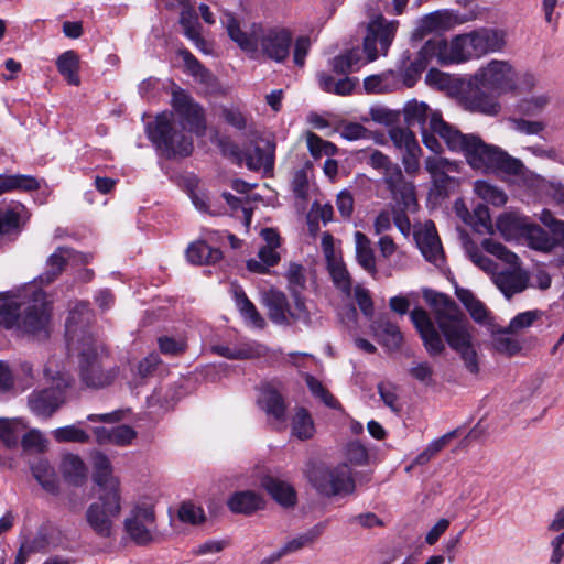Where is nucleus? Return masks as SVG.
<instances>
[{
  "label": "nucleus",
  "instance_id": "obj_31",
  "mask_svg": "<svg viewBox=\"0 0 564 564\" xmlns=\"http://www.w3.org/2000/svg\"><path fill=\"white\" fill-rule=\"evenodd\" d=\"M259 404L269 416L279 422L285 421L286 404L281 393L271 384L261 388Z\"/></svg>",
  "mask_w": 564,
  "mask_h": 564
},
{
  "label": "nucleus",
  "instance_id": "obj_41",
  "mask_svg": "<svg viewBox=\"0 0 564 564\" xmlns=\"http://www.w3.org/2000/svg\"><path fill=\"white\" fill-rule=\"evenodd\" d=\"M523 240L530 248L544 253L551 252L557 246L555 238H552L540 226L531 223L527 229Z\"/></svg>",
  "mask_w": 564,
  "mask_h": 564
},
{
  "label": "nucleus",
  "instance_id": "obj_15",
  "mask_svg": "<svg viewBox=\"0 0 564 564\" xmlns=\"http://www.w3.org/2000/svg\"><path fill=\"white\" fill-rule=\"evenodd\" d=\"M124 530L138 545H147L153 541L155 514L152 506L138 505L124 519Z\"/></svg>",
  "mask_w": 564,
  "mask_h": 564
},
{
  "label": "nucleus",
  "instance_id": "obj_21",
  "mask_svg": "<svg viewBox=\"0 0 564 564\" xmlns=\"http://www.w3.org/2000/svg\"><path fill=\"white\" fill-rule=\"evenodd\" d=\"M416 245L426 261L440 267L444 262L443 247L433 221L414 231Z\"/></svg>",
  "mask_w": 564,
  "mask_h": 564
},
{
  "label": "nucleus",
  "instance_id": "obj_12",
  "mask_svg": "<svg viewBox=\"0 0 564 564\" xmlns=\"http://www.w3.org/2000/svg\"><path fill=\"white\" fill-rule=\"evenodd\" d=\"M398 28L399 21H389L381 13L370 18L364 39V52L367 55V62L376 61L379 55H387Z\"/></svg>",
  "mask_w": 564,
  "mask_h": 564
},
{
  "label": "nucleus",
  "instance_id": "obj_11",
  "mask_svg": "<svg viewBox=\"0 0 564 564\" xmlns=\"http://www.w3.org/2000/svg\"><path fill=\"white\" fill-rule=\"evenodd\" d=\"M121 512V495L99 492L98 500L90 503L86 510V521L89 528L100 538L112 534L113 521Z\"/></svg>",
  "mask_w": 564,
  "mask_h": 564
},
{
  "label": "nucleus",
  "instance_id": "obj_19",
  "mask_svg": "<svg viewBox=\"0 0 564 564\" xmlns=\"http://www.w3.org/2000/svg\"><path fill=\"white\" fill-rule=\"evenodd\" d=\"M91 319V312L87 303H77L70 311L65 323L67 349L73 350L86 341V337L95 338L87 326Z\"/></svg>",
  "mask_w": 564,
  "mask_h": 564
},
{
  "label": "nucleus",
  "instance_id": "obj_18",
  "mask_svg": "<svg viewBox=\"0 0 564 564\" xmlns=\"http://www.w3.org/2000/svg\"><path fill=\"white\" fill-rule=\"evenodd\" d=\"M410 319L420 334L427 354L432 357L442 355L445 344L429 313L422 307H415L410 313Z\"/></svg>",
  "mask_w": 564,
  "mask_h": 564
},
{
  "label": "nucleus",
  "instance_id": "obj_13",
  "mask_svg": "<svg viewBox=\"0 0 564 564\" xmlns=\"http://www.w3.org/2000/svg\"><path fill=\"white\" fill-rule=\"evenodd\" d=\"M310 481L325 496L349 495L355 490V480L347 463L334 468H317L310 475Z\"/></svg>",
  "mask_w": 564,
  "mask_h": 564
},
{
  "label": "nucleus",
  "instance_id": "obj_10",
  "mask_svg": "<svg viewBox=\"0 0 564 564\" xmlns=\"http://www.w3.org/2000/svg\"><path fill=\"white\" fill-rule=\"evenodd\" d=\"M473 79L481 88L497 95L514 94L517 90V70L509 61H489L476 70Z\"/></svg>",
  "mask_w": 564,
  "mask_h": 564
},
{
  "label": "nucleus",
  "instance_id": "obj_29",
  "mask_svg": "<svg viewBox=\"0 0 564 564\" xmlns=\"http://www.w3.org/2000/svg\"><path fill=\"white\" fill-rule=\"evenodd\" d=\"M26 218V208L20 203L0 208V241L12 234L18 235Z\"/></svg>",
  "mask_w": 564,
  "mask_h": 564
},
{
  "label": "nucleus",
  "instance_id": "obj_42",
  "mask_svg": "<svg viewBox=\"0 0 564 564\" xmlns=\"http://www.w3.org/2000/svg\"><path fill=\"white\" fill-rule=\"evenodd\" d=\"M56 67L69 85L78 86L80 84L78 76L79 56L75 51L69 50L61 54L56 59Z\"/></svg>",
  "mask_w": 564,
  "mask_h": 564
},
{
  "label": "nucleus",
  "instance_id": "obj_4",
  "mask_svg": "<svg viewBox=\"0 0 564 564\" xmlns=\"http://www.w3.org/2000/svg\"><path fill=\"white\" fill-rule=\"evenodd\" d=\"M52 306L47 295L42 290H35L18 301L9 294H0V325L37 334L46 332L51 321Z\"/></svg>",
  "mask_w": 564,
  "mask_h": 564
},
{
  "label": "nucleus",
  "instance_id": "obj_43",
  "mask_svg": "<svg viewBox=\"0 0 564 564\" xmlns=\"http://www.w3.org/2000/svg\"><path fill=\"white\" fill-rule=\"evenodd\" d=\"M262 485L265 488V490L272 496V498L276 500L280 505L284 507H290L295 503V490L288 482L272 477H267L263 479Z\"/></svg>",
  "mask_w": 564,
  "mask_h": 564
},
{
  "label": "nucleus",
  "instance_id": "obj_2",
  "mask_svg": "<svg viewBox=\"0 0 564 564\" xmlns=\"http://www.w3.org/2000/svg\"><path fill=\"white\" fill-rule=\"evenodd\" d=\"M225 24L229 37L247 53L260 52L261 55L278 64L288 61L293 44V32L283 25H263L253 23L250 32H245L236 18L225 14Z\"/></svg>",
  "mask_w": 564,
  "mask_h": 564
},
{
  "label": "nucleus",
  "instance_id": "obj_63",
  "mask_svg": "<svg viewBox=\"0 0 564 564\" xmlns=\"http://www.w3.org/2000/svg\"><path fill=\"white\" fill-rule=\"evenodd\" d=\"M137 437V432L129 425L111 427V445L128 446Z\"/></svg>",
  "mask_w": 564,
  "mask_h": 564
},
{
  "label": "nucleus",
  "instance_id": "obj_48",
  "mask_svg": "<svg viewBox=\"0 0 564 564\" xmlns=\"http://www.w3.org/2000/svg\"><path fill=\"white\" fill-rule=\"evenodd\" d=\"M513 332L508 327L499 328L492 332L494 349L506 356H513L520 351L521 345L517 338L512 336Z\"/></svg>",
  "mask_w": 564,
  "mask_h": 564
},
{
  "label": "nucleus",
  "instance_id": "obj_28",
  "mask_svg": "<svg viewBox=\"0 0 564 564\" xmlns=\"http://www.w3.org/2000/svg\"><path fill=\"white\" fill-rule=\"evenodd\" d=\"M213 351L230 360H243L264 356L267 348L257 341H242L234 346L216 345Z\"/></svg>",
  "mask_w": 564,
  "mask_h": 564
},
{
  "label": "nucleus",
  "instance_id": "obj_20",
  "mask_svg": "<svg viewBox=\"0 0 564 564\" xmlns=\"http://www.w3.org/2000/svg\"><path fill=\"white\" fill-rule=\"evenodd\" d=\"M384 184L394 202L393 207H400L409 212H415L417 209L419 204L415 186L412 182L405 180L402 171L394 169L393 175H391Z\"/></svg>",
  "mask_w": 564,
  "mask_h": 564
},
{
  "label": "nucleus",
  "instance_id": "obj_14",
  "mask_svg": "<svg viewBox=\"0 0 564 564\" xmlns=\"http://www.w3.org/2000/svg\"><path fill=\"white\" fill-rule=\"evenodd\" d=\"M403 117L408 127H419L421 132L430 129L445 141V127H453L443 120L440 111L433 110L427 104L415 99L408 101L403 107Z\"/></svg>",
  "mask_w": 564,
  "mask_h": 564
},
{
  "label": "nucleus",
  "instance_id": "obj_38",
  "mask_svg": "<svg viewBox=\"0 0 564 564\" xmlns=\"http://www.w3.org/2000/svg\"><path fill=\"white\" fill-rule=\"evenodd\" d=\"M61 469L65 480L70 485L80 486L87 479L86 465L78 455H64L61 463Z\"/></svg>",
  "mask_w": 564,
  "mask_h": 564
},
{
  "label": "nucleus",
  "instance_id": "obj_39",
  "mask_svg": "<svg viewBox=\"0 0 564 564\" xmlns=\"http://www.w3.org/2000/svg\"><path fill=\"white\" fill-rule=\"evenodd\" d=\"M74 254L75 251L69 248H57L56 251L50 256L45 272L40 275L41 282L48 284L57 279L68 260H70Z\"/></svg>",
  "mask_w": 564,
  "mask_h": 564
},
{
  "label": "nucleus",
  "instance_id": "obj_23",
  "mask_svg": "<svg viewBox=\"0 0 564 564\" xmlns=\"http://www.w3.org/2000/svg\"><path fill=\"white\" fill-rule=\"evenodd\" d=\"M93 479L104 494H120V481L113 475L112 465L107 455L101 452L91 454Z\"/></svg>",
  "mask_w": 564,
  "mask_h": 564
},
{
  "label": "nucleus",
  "instance_id": "obj_60",
  "mask_svg": "<svg viewBox=\"0 0 564 564\" xmlns=\"http://www.w3.org/2000/svg\"><path fill=\"white\" fill-rule=\"evenodd\" d=\"M305 382L312 394L318 398L325 405L332 409L337 408V400L324 388V386L318 379H316L312 375H306Z\"/></svg>",
  "mask_w": 564,
  "mask_h": 564
},
{
  "label": "nucleus",
  "instance_id": "obj_3",
  "mask_svg": "<svg viewBox=\"0 0 564 564\" xmlns=\"http://www.w3.org/2000/svg\"><path fill=\"white\" fill-rule=\"evenodd\" d=\"M445 143L452 152L463 153L467 163L484 172L502 171L518 175L524 165L502 149L485 143L477 134H464L455 127H445Z\"/></svg>",
  "mask_w": 564,
  "mask_h": 564
},
{
  "label": "nucleus",
  "instance_id": "obj_53",
  "mask_svg": "<svg viewBox=\"0 0 564 564\" xmlns=\"http://www.w3.org/2000/svg\"><path fill=\"white\" fill-rule=\"evenodd\" d=\"M24 427L18 420L0 419V441L8 448L18 446Z\"/></svg>",
  "mask_w": 564,
  "mask_h": 564
},
{
  "label": "nucleus",
  "instance_id": "obj_49",
  "mask_svg": "<svg viewBox=\"0 0 564 564\" xmlns=\"http://www.w3.org/2000/svg\"><path fill=\"white\" fill-rule=\"evenodd\" d=\"M361 64V54L358 48L349 50L332 59V68L338 75L357 70Z\"/></svg>",
  "mask_w": 564,
  "mask_h": 564
},
{
  "label": "nucleus",
  "instance_id": "obj_1",
  "mask_svg": "<svg viewBox=\"0 0 564 564\" xmlns=\"http://www.w3.org/2000/svg\"><path fill=\"white\" fill-rule=\"evenodd\" d=\"M423 297L433 308L437 327L448 346L459 354L468 372L478 375V354L471 344L469 323L457 304L449 296L429 289L423 290Z\"/></svg>",
  "mask_w": 564,
  "mask_h": 564
},
{
  "label": "nucleus",
  "instance_id": "obj_47",
  "mask_svg": "<svg viewBox=\"0 0 564 564\" xmlns=\"http://www.w3.org/2000/svg\"><path fill=\"white\" fill-rule=\"evenodd\" d=\"M327 270L334 285L345 295L350 296L352 290V279L343 261V259L327 262Z\"/></svg>",
  "mask_w": 564,
  "mask_h": 564
},
{
  "label": "nucleus",
  "instance_id": "obj_62",
  "mask_svg": "<svg viewBox=\"0 0 564 564\" xmlns=\"http://www.w3.org/2000/svg\"><path fill=\"white\" fill-rule=\"evenodd\" d=\"M291 187L296 199L307 200L310 184L306 171L297 170L294 173Z\"/></svg>",
  "mask_w": 564,
  "mask_h": 564
},
{
  "label": "nucleus",
  "instance_id": "obj_56",
  "mask_svg": "<svg viewBox=\"0 0 564 564\" xmlns=\"http://www.w3.org/2000/svg\"><path fill=\"white\" fill-rule=\"evenodd\" d=\"M53 436L58 443H87L90 440L89 434L75 424L56 429Z\"/></svg>",
  "mask_w": 564,
  "mask_h": 564
},
{
  "label": "nucleus",
  "instance_id": "obj_54",
  "mask_svg": "<svg viewBox=\"0 0 564 564\" xmlns=\"http://www.w3.org/2000/svg\"><path fill=\"white\" fill-rule=\"evenodd\" d=\"M367 163L371 167L380 171L383 174V182L384 183L387 182V180L391 175H393L394 169L398 170V171H402L401 167L398 164L392 163L390 158L388 155H386L384 153H382L381 151H379V150H371L370 151Z\"/></svg>",
  "mask_w": 564,
  "mask_h": 564
},
{
  "label": "nucleus",
  "instance_id": "obj_35",
  "mask_svg": "<svg viewBox=\"0 0 564 564\" xmlns=\"http://www.w3.org/2000/svg\"><path fill=\"white\" fill-rule=\"evenodd\" d=\"M354 238L356 246V259L358 264L370 275L376 276L378 270L370 239L361 231H356Z\"/></svg>",
  "mask_w": 564,
  "mask_h": 564
},
{
  "label": "nucleus",
  "instance_id": "obj_30",
  "mask_svg": "<svg viewBox=\"0 0 564 564\" xmlns=\"http://www.w3.org/2000/svg\"><path fill=\"white\" fill-rule=\"evenodd\" d=\"M274 151L275 143L265 141L264 147L257 144L251 150L243 152L242 161L246 162L247 167L251 171L263 170L269 172L274 165Z\"/></svg>",
  "mask_w": 564,
  "mask_h": 564
},
{
  "label": "nucleus",
  "instance_id": "obj_22",
  "mask_svg": "<svg viewBox=\"0 0 564 564\" xmlns=\"http://www.w3.org/2000/svg\"><path fill=\"white\" fill-rule=\"evenodd\" d=\"M172 106L189 126L191 130L200 134L205 130L204 113L200 106L195 104L189 95L182 89L173 91Z\"/></svg>",
  "mask_w": 564,
  "mask_h": 564
},
{
  "label": "nucleus",
  "instance_id": "obj_32",
  "mask_svg": "<svg viewBox=\"0 0 564 564\" xmlns=\"http://www.w3.org/2000/svg\"><path fill=\"white\" fill-rule=\"evenodd\" d=\"M452 26V15L446 11H435L422 17L414 30V35L423 37L432 32L446 31Z\"/></svg>",
  "mask_w": 564,
  "mask_h": 564
},
{
  "label": "nucleus",
  "instance_id": "obj_26",
  "mask_svg": "<svg viewBox=\"0 0 564 564\" xmlns=\"http://www.w3.org/2000/svg\"><path fill=\"white\" fill-rule=\"evenodd\" d=\"M371 329L378 341L389 350H398L403 340L399 326L386 316H380L371 324Z\"/></svg>",
  "mask_w": 564,
  "mask_h": 564
},
{
  "label": "nucleus",
  "instance_id": "obj_17",
  "mask_svg": "<svg viewBox=\"0 0 564 564\" xmlns=\"http://www.w3.org/2000/svg\"><path fill=\"white\" fill-rule=\"evenodd\" d=\"M261 237L265 243L260 247L258 259H249L246 265L250 272L267 274L270 268L276 265L281 260L280 252L278 251L281 246V238L273 228L262 229Z\"/></svg>",
  "mask_w": 564,
  "mask_h": 564
},
{
  "label": "nucleus",
  "instance_id": "obj_16",
  "mask_svg": "<svg viewBox=\"0 0 564 564\" xmlns=\"http://www.w3.org/2000/svg\"><path fill=\"white\" fill-rule=\"evenodd\" d=\"M389 137L393 145L401 152V162L405 173L415 176L420 171L422 154L415 134L409 128L393 127L389 130Z\"/></svg>",
  "mask_w": 564,
  "mask_h": 564
},
{
  "label": "nucleus",
  "instance_id": "obj_34",
  "mask_svg": "<svg viewBox=\"0 0 564 564\" xmlns=\"http://www.w3.org/2000/svg\"><path fill=\"white\" fill-rule=\"evenodd\" d=\"M186 257L193 264H214L223 258V252L206 240H198L188 246Z\"/></svg>",
  "mask_w": 564,
  "mask_h": 564
},
{
  "label": "nucleus",
  "instance_id": "obj_59",
  "mask_svg": "<svg viewBox=\"0 0 564 564\" xmlns=\"http://www.w3.org/2000/svg\"><path fill=\"white\" fill-rule=\"evenodd\" d=\"M307 148L314 158H321L322 155H333L336 147L319 138L314 132H307L306 134Z\"/></svg>",
  "mask_w": 564,
  "mask_h": 564
},
{
  "label": "nucleus",
  "instance_id": "obj_57",
  "mask_svg": "<svg viewBox=\"0 0 564 564\" xmlns=\"http://www.w3.org/2000/svg\"><path fill=\"white\" fill-rule=\"evenodd\" d=\"M285 278L291 294L302 293L306 285L305 269L302 264L291 262L286 269Z\"/></svg>",
  "mask_w": 564,
  "mask_h": 564
},
{
  "label": "nucleus",
  "instance_id": "obj_33",
  "mask_svg": "<svg viewBox=\"0 0 564 564\" xmlns=\"http://www.w3.org/2000/svg\"><path fill=\"white\" fill-rule=\"evenodd\" d=\"M231 292L235 299L237 308L242 317L253 327L263 328L265 322L258 312L254 304L248 299L243 289L238 284H231Z\"/></svg>",
  "mask_w": 564,
  "mask_h": 564
},
{
  "label": "nucleus",
  "instance_id": "obj_6",
  "mask_svg": "<svg viewBox=\"0 0 564 564\" xmlns=\"http://www.w3.org/2000/svg\"><path fill=\"white\" fill-rule=\"evenodd\" d=\"M68 351L78 356L79 379L85 387L102 389L112 384L117 379L119 368L106 366L108 351L97 338L86 337V341Z\"/></svg>",
  "mask_w": 564,
  "mask_h": 564
},
{
  "label": "nucleus",
  "instance_id": "obj_8",
  "mask_svg": "<svg viewBox=\"0 0 564 564\" xmlns=\"http://www.w3.org/2000/svg\"><path fill=\"white\" fill-rule=\"evenodd\" d=\"M486 250L508 263L510 268L494 272L491 280L498 290L507 297L523 292L529 286V273L519 265V257L508 250L502 243L485 240Z\"/></svg>",
  "mask_w": 564,
  "mask_h": 564
},
{
  "label": "nucleus",
  "instance_id": "obj_52",
  "mask_svg": "<svg viewBox=\"0 0 564 564\" xmlns=\"http://www.w3.org/2000/svg\"><path fill=\"white\" fill-rule=\"evenodd\" d=\"M466 104L471 111L489 116H496L500 111L499 102L482 91L468 96Z\"/></svg>",
  "mask_w": 564,
  "mask_h": 564
},
{
  "label": "nucleus",
  "instance_id": "obj_64",
  "mask_svg": "<svg viewBox=\"0 0 564 564\" xmlns=\"http://www.w3.org/2000/svg\"><path fill=\"white\" fill-rule=\"evenodd\" d=\"M178 518L183 522L197 524L205 520L204 510L191 502H184L178 510Z\"/></svg>",
  "mask_w": 564,
  "mask_h": 564
},
{
  "label": "nucleus",
  "instance_id": "obj_36",
  "mask_svg": "<svg viewBox=\"0 0 564 564\" xmlns=\"http://www.w3.org/2000/svg\"><path fill=\"white\" fill-rule=\"evenodd\" d=\"M33 477L37 480L41 487L48 494H57L59 485L58 477L54 467L44 458L36 459L31 465Z\"/></svg>",
  "mask_w": 564,
  "mask_h": 564
},
{
  "label": "nucleus",
  "instance_id": "obj_44",
  "mask_svg": "<svg viewBox=\"0 0 564 564\" xmlns=\"http://www.w3.org/2000/svg\"><path fill=\"white\" fill-rule=\"evenodd\" d=\"M228 507L235 513L250 514L262 508V499L253 491H239L230 497Z\"/></svg>",
  "mask_w": 564,
  "mask_h": 564
},
{
  "label": "nucleus",
  "instance_id": "obj_37",
  "mask_svg": "<svg viewBox=\"0 0 564 564\" xmlns=\"http://www.w3.org/2000/svg\"><path fill=\"white\" fill-rule=\"evenodd\" d=\"M530 223L524 217L512 214L500 216L497 227L506 240L523 239Z\"/></svg>",
  "mask_w": 564,
  "mask_h": 564
},
{
  "label": "nucleus",
  "instance_id": "obj_40",
  "mask_svg": "<svg viewBox=\"0 0 564 564\" xmlns=\"http://www.w3.org/2000/svg\"><path fill=\"white\" fill-rule=\"evenodd\" d=\"M291 433L300 441H306L314 436L315 425L311 413L303 406L294 409L291 421Z\"/></svg>",
  "mask_w": 564,
  "mask_h": 564
},
{
  "label": "nucleus",
  "instance_id": "obj_45",
  "mask_svg": "<svg viewBox=\"0 0 564 564\" xmlns=\"http://www.w3.org/2000/svg\"><path fill=\"white\" fill-rule=\"evenodd\" d=\"M39 188V181L31 175H0V195L12 191L31 192Z\"/></svg>",
  "mask_w": 564,
  "mask_h": 564
},
{
  "label": "nucleus",
  "instance_id": "obj_27",
  "mask_svg": "<svg viewBox=\"0 0 564 564\" xmlns=\"http://www.w3.org/2000/svg\"><path fill=\"white\" fill-rule=\"evenodd\" d=\"M263 304L268 308L271 322L278 325L290 324V303L286 295L276 289H270L263 294Z\"/></svg>",
  "mask_w": 564,
  "mask_h": 564
},
{
  "label": "nucleus",
  "instance_id": "obj_5",
  "mask_svg": "<svg viewBox=\"0 0 564 564\" xmlns=\"http://www.w3.org/2000/svg\"><path fill=\"white\" fill-rule=\"evenodd\" d=\"M432 58H436L441 65L480 59L476 30L455 35L451 42L438 36L430 39L422 46L417 59L411 63L410 68L421 73Z\"/></svg>",
  "mask_w": 564,
  "mask_h": 564
},
{
  "label": "nucleus",
  "instance_id": "obj_55",
  "mask_svg": "<svg viewBox=\"0 0 564 564\" xmlns=\"http://www.w3.org/2000/svg\"><path fill=\"white\" fill-rule=\"evenodd\" d=\"M425 170L433 178H442L447 172H456L457 163L446 158L432 155L425 159Z\"/></svg>",
  "mask_w": 564,
  "mask_h": 564
},
{
  "label": "nucleus",
  "instance_id": "obj_9",
  "mask_svg": "<svg viewBox=\"0 0 564 564\" xmlns=\"http://www.w3.org/2000/svg\"><path fill=\"white\" fill-rule=\"evenodd\" d=\"M52 379L51 387L34 389L26 398L29 411L39 419L48 420L61 409L66 401V390L73 381L66 372H57Z\"/></svg>",
  "mask_w": 564,
  "mask_h": 564
},
{
  "label": "nucleus",
  "instance_id": "obj_58",
  "mask_svg": "<svg viewBox=\"0 0 564 564\" xmlns=\"http://www.w3.org/2000/svg\"><path fill=\"white\" fill-rule=\"evenodd\" d=\"M292 296L294 300V305L290 306V324L302 323L306 326L311 325V312L307 308L304 299L301 296V293L292 294Z\"/></svg>",
  "mask_w": 564,
  "mask_h": 564
},
{
  "label": "nucleus",
  "instance_id": "obj_25",
  "mask_svg": "<svg viewBox=\"0 0 564 564\" xmlns=\"http://www.w3.org/2000/svg\"><path fill=\"white\" fill-rule=\"evenodd\" d=\"M476 30L480 57L501 53L507 47L508 33L503 29L481 26Z\"/></svg>",
  "mask_w": 564,
  "mask_h": 564
},
{
  "label": "nucleus",
  "instance_id": "obj_50",
  "mask_svg": "<svg viewBox=\"0 0 564 564\" xmlns=\"http://www.w3.org/2000/svg\"><path fill=\"white\" fill-rule=\"evenodd\" d=\"M180 55L182 56L184 64L192 76L207 86L214 84V75L210 73V70L204 67L188 50H180Z\"/></svg>",
  "mask_w": 564,
  "mask_h": 564
},
{
  "label": "nucleus",
  "instance_id": "obj_51",
  "mask_svg": "<svg viewBox=\"0 0 564 564\" xmlns=\"http://www.w3.org/2000/svg\"><path fill=\"white\" fill-rule=\"evenodd\" d=\"M474 191L485 203L494 206L499 207L507 203L506 193L486 181H476L474 184Z\"/></svg>",
  "mask_w": 564,
  "mask_h": 564
},
{
  "label": "nucleus",
  "instance_id": "obj_46",
  "mask_svg": "<svg viewBox=\"0 0 564 564\" xmlns=\"http://www.w3.org/2000/svg\"><path fill=\"white\" fill-rule=\"evenodd\" d=\"M551 101L552 95L549 91H542L520 100L518 108L523 116L539 117L550 106Z\"/></svg>",
  "mask_w": 564,
  "mask_h": 564
},
{
  "label": "nucleus",
  "instance_id": "obj_24",
  "mask_svg": "<svg viewBox=\"0 0 564 564\" xmlns=\"http://www.w3.org/2000/svg\"><path fill=\"white\" fill-rule=\"evenodd\" d=\"M326 524L319 522L304 533L299 534L286 542L279 551L265 557L261 564H273L284 555L297 552L299 550L312 545L324 532Z\"/></svg>",
  "mask_w": 564,
  "mask_h": 564
},
{
  "label": "nucleus",
  "instance_id": "obj_61",
  "mask_svg": "<svg viewBox=\"0 0 564 564\" xmlns=\"http://www.w3.org/2000/svg\"><path fill=\"white\" fill-rule=\"evenodd\" d=\"M511 124V129L519 133H523L527 135H538L542 133L545 128L546 123L544 121L540 120H528L523 118H512L509 120Z\"/></svg>",
  "mask_w": 564,
  "mask_h": 564
},
{
  "label": "nucleus",
  "instance_id": "obj_7",
  "mask_svg": "<svg viewBox=\"0 0 564 564\" xmlns=\"http://www.w3.org/2000/svg\"><path fill=\"white\" fill-rule=\"evenodd\" d=\"M147 133L156 150L169 160L186 158L193 152L192 137L184 131L182 123L175 122L172 112L158 115L147 124Z\"/></svg>",
  "mask_w": 564,
  "mask_h": 564
}]
</instances>
